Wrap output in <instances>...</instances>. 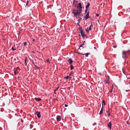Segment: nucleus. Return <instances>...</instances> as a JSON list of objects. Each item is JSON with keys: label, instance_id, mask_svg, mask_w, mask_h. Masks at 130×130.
<instances>
[{"label": "nucleus", "instance_id": "58836bf2", "mask_svg": "<svg viewBox=\"0 0 130 130\" xmlns=\"http://www.w3.org/2000/svg\"><path fill=\"white\" fill-rule=\"evenodd\" d=\"M110 116V113H108V116Z\"/></svg>", "mask_w": 130, "mask_h": 130}, {"label": "nucleus", "instance_id": "f704fd0d", "mask_svg": "<svg viewBox=\"0 0 130 130\" xmlns=\"http://www.w3.org/2000/svg\"><path fill=\"white\" fill-rule=\"evenodd\" d=\"M127 10H129V11H130V8H128L127 9Z\"/></svg>", "mask_w": 130, "mask_h": 130}, {"label": "nucleus", "instance_id": "20e7f679", "mask_svg": "<svg viewBox=\"0 0 130 130\" xmlns=\"http://www.w3.org/2000/svg\"><path fill=\"white\" fill-rule=\"evenodd\" d=\"M111 123L110 122H109L107 125L108 127L110 129H111Z\"/></svg>", "mask_w": 130, "mask_h": 130}, {"label": "nucleus", "instance_id": "473e14b6", "mask_svg": "<svg viewBox=\"0 0 130 130\" xmlns=\"http://www.w3.org/2000/svg\"><path fill=\"white\" fill-rule=\"evenodd\" d=\"M64 106L66 107H67L68 106V105L66 104H65Z\"/></svg>", "mask_w": 130, "mask_h": 130}, {"label": "nucleus", "instance_id": "a19ab883", "mask_svg": "<svg viewBox=\"0 0 130 130\" xmlns=\"http://www.w3.org/2000/svg\"><path fill=\"white\" fill-rule=\"evenodd\" d=\"M108 78H109V76H108Z\"/></svg>", "mask_w": 130, "mask_h": 130}, {"label": "nucleus", "instance_id": "f8f14e48", "mask_svg": "<svg viewBox=\"0 0 130 130\" xmlns=\"http://www.w3.org/2000/svg\"><path fill=\"white\" fill-rule=\"evenodd\" d=\"M103 107H102L101 109V110L100 112V115L101 114H102V112H103Z\"/></svg>", "mask_w": 130, "mask_h": 130}, {"label": "nucleus", "instance_id": "ddd939ff", "mask_svg": "<svg viewBox=\"0 0 130 130\" xmlns=\"http://www.w3.org/2000/svg\"><path fill=\"white\" fill-rule=\"evenodd\" d=\"M64 78L66 79H68L69 78H71V77H69V76H67L64 77Z\"/></svg>", "mask_w": 130, "mask_h": 130}, {"label": "nucleus", "instance_id": "f03ea898", "mask_svg": "<svg viewBox=\"0 0 130 130\" xmlns=\"http://www.w3.org/2000/svg\"><path fill=\"white\" fill-rule=\"evenodd\" d=\"M122 57L123 58H125L127 57V54L126 53L125 51H123L122 53Z\"/></svg>", "mask_w": 130, "mask_h": 130}, {"label": "nucleus", "instance_id": "c03bdc74", "mask_svg": "<svg viewBox=\"0 0 130 130\" xmlns=\"http://www.w3.org/2000/svg\"><path fill=\"white\" fill-rule=\"evenodd\" d=\"M33 41H35V40L34 39L33 40Z\"/></svg>", "mask_w": 130, "mask_h": 130}, {"label": "nucleus", "instance_id": "f257e3e1", "mask_svg": "<svg viewBox=\"0 0 130 130\" xmlns=\"http://www.w3.org/2000/svg\"><path fill=\"white\" fill-rule=\"evenodd\" d=\"M74 9L73 10L72 13L74 14V17H75L76 18H78V15H79L81 12L82 11V9H80V10H77L76 12L74 11Z\"/></svg>", "mask_w": 130, "mask_h": 130}, {"label": "nucleus", "instance_id": "393cba45", "mask_svg": "<svg viewBox=\"0 0 130 130\" xmlns=\"http://www.w3.org/2000/svg\"><path fill=\"white\" fill-rule=\"evenodd\" d=\"M86 30L87 32H88L89 31L88 30V28H87V29H86Z\"/></svg>", "mask_w": 130, "mask_h": 130}, {"label": "nucleus", "instance_id": "2eb2a0df", "mask_svg": "<svg viewBox=\"0 0 130 130\" xmlns=\"http://www.w3.org/2000/svg\"><path fill=\"white\" fill-rule=\"evenodd\" d=\"M92 26V24H91L89 28V30H91V26Z\"/></svg>", "mask_w": 130, "mask_h": 130}, {"label": "nucleus", "instance_id": "c756f323", "mask_svg": "<svg viewBox=\"0 0 130 130\" xmlns=\"http://www.w3.org/2000/svg\"><path fill=\"white\" fill-rule=\"evenodd\" d=\"M88 9H86V10L85 11V12L86 13L87 12Z\"/></svg>", "mask_w": 130, "mask_h": 130}, {"label": "nucleus", "instance_id": "0eeeda50", "mask_svg": "<svg viewBox=\"0 0 130 130\" xmlns=\"http://www.w3.org/2000/svg\"><path fill=\"white\" fill-rule=\"evenodd\" d=\"M80 33L81 34V36L83 37H84L85 36H86V35L84 34V32L83 30H81V31L80 32Z\"/></svg>", "mask_w": 130, "mask_h": 130}, {"label": "nucleus", "instance_id": "79ce46f5", "mask_svg": "<svg viewBox=\"0 0 130 130\" xmlns=\"http://www.w3.org/2000/svg\"><path fill=\"white\" fill-rule=\"evenodd\" d=\"M112 92V91H111V90L110 91V92Z\"/></svg>", "mask_w": 130, "mask_h": 130}, {"label": "nucleus", "instance_id": "4468645a", "mask_svg": "<svg viewBox=\"0 0 130 130\" xmlns=\"http://www.w3.org/2000/svg\"><path fill=\"white\" fill-rule=\"evenodd\" d=\"M80 16L79 17H78V18H79V19H78V22H80V21L82 20V18H80Z\"/></svg>", "mask_w": 130, "mask_h": 130}, {"label": "nucleus", "instance_id": "4c0bfd02", "mask_svg": "<svg viewBox=\"0 0 130 130\" xmlns=\"http://www.w3.org/2000/svg\"><path fill=\"white\" fill-rule=\"evenodd\" d=\"M94 48L95 49H96V48L95 47H94Z\"/></svg>", "mask_w": 130, "mask_h": 130}, {"label": "nucleus", "instance_id": "c9c22d12", "mask_svg": "<svg viewBox=\"0 0 130 130\" xmlns=\"http://www.w3.org/2000/svg\"><path fill=\"white\" fill-rule=\"evenodd\" d=\"M117 47V46H113V47L115 48L116 47Z\"/></svg>", "mask_w": 130, "mask_h": 130}, {"label": "nucleus", "instance_id": "5701e85b", "mask_svg": "<svg viewBox=\"0 0 130 130\" xmlns=\"http://www.w3.org/2000/svg\"><path fill=\"white\" fill-rule=\"evenodd\" d=\"M12 50L13 51H15L16 50V49L14 48L13 47H12Z\"/></svg>", "mask_w": 130, "mask_h": 130}, {"label": "nucleus", "instance_id": "9b49d317", "mask_svg": "<svg viewBox=\"0 0 130 130\" xmlns=\"http://www.w3.org/2000/svg\"><path fill=\"white\" fill-rule=\"evenodd\" d=\"M90 5V4L89 3H88L86 5V9H88V8L89 7V6Z\"/></svg>", "mask_w": 130, "mask_h": 130}, {"label": "nucleus", "instance_id": "39448f33", "mask_svg": "<svg viewBox=\"0 0 130 130\" xmlns=\"http://www.w3.org/2000/svg\"><path fill=\"white\" fill-rule=\"evenodd\" d=\"M78 7L79 8V10L80 9H82V4L81 3H79L78 4Z\"/></svg>", "mask_w": 130, "mask_h": 130}, {"label": "nucleus", "instance_id": "4be33fe9", "mask_svg": "<svg viewBox=\"0 0 130 130\" xmlns=\"http://www.w3.org/2000/svg\"><path fill=\"white\" fill-rule=\"evenodd\" d=\"M27 57H26L25 58V62L26 64V61H27Z\"/></svg>", "mask_w": 130, "mask_h": 130}, {"label": "nucleus", "instance_id": "37998d69", "mask_svg": "<svg viewBox=\"0 0 130 130\" xmlns=\"http://www.w3.org/2000/svg\"><path fill=\"white\" fill-rule=\"evenodd\" d=\"M23 120H22V122H23Z\"/></svg>", "mask_w": 130, "mask_h": 130}, {"label": "nucleus", "instance_id": "cd10ccee", "mask_svg": "<svg viewBox=\"0 0 130 130\" xmlns=\"http://www.w3.org/2000/svg\"><path fill=\"white\" fill-rule=\"evenodd\" d=\"M127 124H130V122H127Z\"/></svg>", "mask_w": 130, "mask_h": 130}, {"label": "nucleus", "instance_id": "7c9ffc66", "mask_svg": "<svg viewBox=\"0 0 130 130\" xmlns=\"http://www.w3.org/2000/svg\"><path fill=\"white\" fill-rule=\"evenodd\" d=\"M99 16V14H96V16L98 17Z\"/></svg>", "mask_w": 130, "mask_h": 130}, {"label": "nucleus", "instance_id": "6ab92c4d", "mask_svg": "<svg viewBox=\"0 0 130 130\" xmlns=\"http://www.w3.org/2000/svg\"><path fill=\"white\" fill-rule=\"evenodd\" d=\"M79 30L80 31V32L81 31V30H83L82 27H80L78 28Z\"/></svg>", "mask_w": 130, "mask_h": 130}, {"label": "nucleus", "instance_id": "ea45409f", "mask_svg": "<svg viewBox=\"0 0 130 130\" xmlns=\"http://www.w3.org/2000/svg\"><path fill=\"white\" fill-rule=\"evenodd\" d=\"M47 61L48 62H49V60H47Z\"/></svg>", "mask_w": 130, "mask_h": 130}, {"label": "nucleus", "instance_id": "412c9836", "mask_svg": "<svg viewBox=\"0 0 130 130\" xmlns=\"http://www.w3.org/2000/svg\"><path fill=\"white\" fill-rule=\"evenodd\" d=\"M35 68L36 69H39L40 68L39 67H37V66H35Z\"/></svg>", "mask_w": 130, "mask_h": 130}, {"label": "nucleus", "instance_id": "9d476101", "mask_svg": "<svg viewBox=\"0 0 130 130\" xmlns=\"http://www.w3.org/2000/svg\"><path fill=\"white\" fill-rule=\"evenodd\" d=\"M35 99L36 101H41V99L40 98H35Z\"/></svg>", "mask_w": 130, "mask_h": 130}, {"label": "nucleus", "instance_id": "423d86ee", "mask_svg": "<svg viewBox=\"0 0 130 130\" xmlns=\"http://www.w3.org/2000/svg\"><path fill=\"white\" fill-rule=\"evenodd\" d=\"M36 114H37V117L38 118H40V117L41 115H40V112H39L38 111L36 112Z\"/></svg>", "mask_w": 130, "mask_h": 130}, {"label": "nucleus", "instance_id": "a878e982", "mask_svg": "<svg viewBox=\"0 0 130 130\" xmlns=\"http://www.w3.org/2000/svg\"><path fill=\"white\" fill-rule=\"evenodd\" d=\"M14 73L16 75V72L15 70L14 71Z\"/></svg>", "mask_w": 130, "mask_h": 130}, {"label": "nucleus", "instance_id": "72a5a7b5", "mask_svg": "<svg viewBox=\"0 0 130 130\" xmlns=\"http://www.w3.org/2000/svg\"><path fill=\"white\" fill-rule=\"evenodd\" d=\"M85 41H84L83 43V45H84V44H85Z\"/></svg>", "mask_w": 130, "mask_h": 130}, {"label": "nucleus", "instance_id": "f3484780", "mask_svg": "<svg viewBox=\"0 0 130 130\" xmlns=\"http://www.w3.org/2000/svg\"><path fill=\"white\" fill-rule=\"evenodd\" d=\"M74 73V72L73 71H72L71 72V73H70V74H69V76H72V75Z\"/></svg>", "mask_w": 130, "mask_h": 130}, {"label": "nucleus", "instance_id": "aec40b11", "mask_svg": "<svg viewBox=\"0 0 130 130\" xmlns=\"http://www.w3.org/2000/svg\"><path fill=\"white\" fill-rule=\"evenodd\" d=\"M129 52H130V50H129L128 51H125V52L127 54Z\"/></svg>", "mask_w": 130, "mask_h": 130}, {"label": "nucleus", "instance_id": "2f4dec72", "mask_svg": "<svg viewBox=\"0 0 130 130\" xmlns=\"http://www.w3.org/2000/svg\"><path fill=\"white\" fill-rule=\"evenodd\" d=\"M28 3V1H27V3H26V6H27Z\"/></svg>", "mask_w": 130, "mask_h": 130}, {"label": "nucleus", "instance_id": "dca6fc26", "mask_svg": "<svg viewBox=\"0 0 130 130\" xmlns=\"http://www.w3.org/2000/svg\"><path fill=\"white\" fill-rule=\"evenodd\" d=\"M90 54V53H87L85 54H84L83 55H85L86 56V57H88V56Z\"/></svg>", "mask_w": 130, "mask_h": 130}, {"label": "nucleus", "instance_id": "b1692460", "mask_svg": "<svg viewBox=\"0 0 130 130\" xmlns=\"http://www.w3.org/2000/svg\"><path fill=\"white\" fill-rule=\"evenodd\" d=\"M27 43L26 42H24L23 43V45L24 46H25L26 45Z\"/></svg>", "mask_w": 130, "mask_h": 130}, {"label": "nucleus", "instance_id": "7ed1b4c3", "mask_svg": "<svg viewBox=\"0 0 130 130\" xmlns=\"http://www.w3.org/2000/svg\"><path fill=\"white\" fill-rule=\"evenodd\" d=\"M89 11L88 12L87 14L86 15L84 16V17L85 18V20H86L88 19L89 18H90V16H89Z\"/></svg>", "mask_w": 130, "mask_h": 130}, {"label": "nucleus", "instance_id": "e433bc0d", "mask_svg": "<svg viewBox=\"0 0 130 130\" xmlns=\"http://www.w3.org/2000/svg\"><path fill=\"white\" fill-rule=\"evenodd\" d=\"M79 22H78V23H77V25H78V26H79Z\"/></svg>", "mask_w": 130, "mask_h": 130}, {"label": "nucleus", "instance_id": "a211bd4d", "mask_svg": "<svg viewBox=\"0 0 130 130\" xmlns=\"http://www.w3.org/2000/svg\"><path fill=\"white\" fill-rule=\"evenodd\" d=\"M74 67H73V66L72 65H71V69L72 70V69H74Z\"/></svg>", "mask_w": 130, "mask_h": 130}, {"label": "nucleus", "instance_id": "1a4fd4ad", "mask_svg": "<svg viewBox=\"0 0 130 130\" xmlns=\"http://www.w3.org/2000/svg\"><path fill=\"white\" fill-rule=\"evenodd\" d=\"M61 117L59 116H57V121H59L61 120Z\"/></svg>", "mask_w": 130, "mask_h": 130}, {"label": "nucleus", "instance_id": "6e6552de", "mask_svg": "<svg viewBox=\"0 0 130 130\" xmlns=\"http://www.w3.org/2000/svg\"><path fill=\"white\" fill-rule=\"evenodd\" d=\"M68 61L69 62V64H71L72 65V64L73 61L72 60V59H70L68 60Z\"/></svg>", "mask_w": 130, "mask_h": 130}, {"label": "nucleus", "instance_id": "c85d7f7f", "mask_svg": "<svg viewBox=\"0 0 130 130\" xmlns=\"http://www.w3.org/2000/svg\"><path fill=\"white\" fill-rule=\"evenodd\" d=\"M103 103L104 105H105V101H103Z\"/></svg>", "mask_w": 130, "mask_h": 130}, {"label": "nucleus", "instance_id": "bb28decb", "mask_svg": "<svg viewBox=\"0 0 130 130\" xmlns=\"http://www.w3.org/2000/svg\"><path fill=\"white\" fill-rule=\"evenodd\" d=\"M83 45V44L80 45V46L79 47V48H80L81 47H82ZM79 49H80V48H79Z\"/></svg>", "mask_w": 130, "mask_h": 130}]
</instances>
